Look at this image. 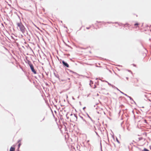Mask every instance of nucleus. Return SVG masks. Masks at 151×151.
Masks as SVG:
<instances>
[{"mask_svg": "<svg viewBox=\"0 0 151 151\" xmlns=\"http://www.w3.org/2000/svg\"><path fill=\"white\" fill-rule=\"evenodd\" d=\"M126 78L127 79V80H128V78L127 77Z\"/></svg>", "mask_w": 151, "mask_h": 151, "instance_id": "12", "label": "nucleus"}, {"mask_svg": "<svg viewBox=\"0 0 151 151\" xmlns=\"http://www.w3.org/2000/svg\"><path fill=\"white\" fill-rule=\"evenodd\" d=\"M102 89H104V88H102Z\"/></svg>", "mask_w": 151, "mask_h": 151, "instance_id": "14", "label": "nucleus"}, {"mask_svg": "<svg viewBox=\"0 0 151 151\" xmlns=\"http://www.w3.org/2000/svg\"><path fill=\"white\" fill-rule=\"evenodd\" d=\"M144 151H149L147 149H144Z\"/></svg>", "mask_w": 151, "mask_h": 151, "instance_id": "8", "label": "nucleus"}, {"mask_svg": "<svg viewBox=\"0 0 151 151\" xmlns=\"http://www.w3.org/2000/svg\"><path fill=\"white\" fill-rule=\"evenodd\" d=\"M15 148L12 147H11L10 149V151H14Z\"/></svg>", "mask_w": 151, "mask_h": 151, "instance_id": "5", "label": "nucleus"}, {"mask_svg": "<svg viewBox=\"0 0 151 151\" xmlns=\"http://www.w3.org/2000/svg\"><path fill=\"white\" fill-rule=\"evenodd\" d=\"M85 108H86V107H83V109H84H84H85Z\"/></svg>", "mask_w": 151, "mask_h": 151, "instance_id": "10", "label": "nucleus"}, {"mask_svg": "<svg viewBox=\"0 0 151 151\" xmlns=\"http://www.w3.org/2000/svg\"><path fill=\"white\" fill-rule=\"evenodd\" d=\"M87 142H89V140H88V141H87Z\"/></svg>", "mask_w": 151, "mask_h": 151, "instance_id": "13", "label": "nucleus"}, {"mask_svg": "<svg viewBox=\"0 0 151 151\" xmlns=\"http://www.w3.org/2000/svg\"><path fill=\"white\" fill-rule=\"evenodd\" d=\"M146 120H145V122H146Z\"/></svg>", "mask_w": 151, "mask_h": 151, "instance_id": "15", "label": "nucleus"}, {"mask_svg": "<svg viewBox=\"0 0 151 151\" xmlns=\"http://www.w3.org/2000/svg\"><path fill=\"white\" fill-rule=\"evenodd\" d=\"M18 142L19 143L18 145V148H19L21 145V141L20 140H19L18 141Z\"/></svg>", "mask_w": 151, "mask_h": 151, "instance_id": "6", "label": "nucleus"}, {"mask_svg": "<svg viewBox=\"0 0 151 151\" xmlns=\"http://www.w3.org/2000/svg\"><path fill=\"white\" fill-rule=\"evenodd\" d=\"M116 140L119 143V142L117 138L116 139Z\"/></svg>", "mask_w": 151, "mask_h": 151, "instance_id": "9", "label": "nucleus"}, {"mask_svg": "<svg viewBox=\"0 0 151 151\" xmlns=\"http://www.w3.org/2000/svg\"><path fill=\"white\" fill-rule=\"evenodd\" d=\"M29 66H30V68H31L32 72H33L34 74H36V73H37L36 72L34 68V67H33V65H32V64H30L29 65Z\"/></svg>", "mask_w": 151, "mask_h": 151, "instance_id": "2", "label": "nucleus"}, {"mask_svg": "<svg viewBox=\"0 0 151 151\" xmlns=\"http://www.w3.org/2000/svg\"><path fill=\"white\" fill-rule=\"evenodd\" d=\"M17 25L18 29H19L22 33H24L25 32L26 28L22 22H17Z\"/></svg>", "mask_w": 151, "mask_h": 151, "instance_id": "1", "label": "nucleus"}, {"mask_svg": "<svg viewBox=\"0 0 151 151\" xmlns=\"http://www.w3.org/2000/svg\"><path fill=\"white\" fill-rule=\"evenodd\" d=\"M91 28V26H89V27H86V29H90V28Z\"/></svg>", "mask_w": 151, "mask_h": 151, "instance_id": "7", "label": "nucleus"}, {"mask_svg": "<svg viewBox=\"0 0 151 151\" xmlns=\"http://www.w3.org/2000/svg\"><path fill=\"white\" fill-rule=\"evenodd\" d=\"M62 63L63 65H64L65 66L67 67H69V65L67 63L65 62V61H62Z\"/></svg>", "mask_w": 151, "mask_h": 151, "instance_id": "4", "label": "nucleus"}, {"mask_svg": "<svg viewBox=\"0 0 151 151\" xmlns=\"http://www.w3.org/2000/svg\"><path fill=\"white\" fill-rule=\"evenodd\" d=\"M140 25V24L139 23L137 22L135 23L134 25V27L137 28L139 27V25Z\"/></svg>", "mask_w": 151, "mask_h": 151, "instance_id": "3", "label": "nucleus"}, {"mask_svg": "<svg viewBox=\"0 0 151 151\" xmlns=\"http://www.w3.org/2000/svg\"><path fill=\"white\" fill-rule=\"evenodd\" d=\"M44 119H45V118L44 117V118L42 120H44Z\"/></svg>", "mask_w": 151, "mask_h": 151, "instance_id": "11", "label": "nucleus"}]
</instances>
